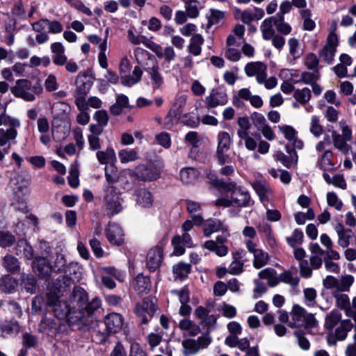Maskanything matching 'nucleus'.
<instances>
[{
  "label": "nucleus",
  "mask_w": 356,
  "mask_h": 356,
  "mask_svg": "<svg viewBox=\"0 0 356 356\" xmlns=\"http://www.w3.org/2000/svg\"><path fill=\"white\" fill-rule=\"evenodd\" d=\"M70 307H73L75 316L79 320L78 328L93 327L95 322V312L101 307L99 298L95 297L90 301L86 291L80 286L74 287L69 298Z\"/></svg>",
  "instance_id": "f03ea898"
},
{
  "label": "nucleus",
  "mask_w": 356,
  "mask_h": 356,
  "mask_svg": "<svg viewBox=\"0 0 356 356\" xmlns=\"http://www.w3.org/2000/svg\"><path fill=\"white\" fill-rule=\"evenodd\" d=\"M96 156L101 164H107L109 161L115 159V153L112 147H107L105 151H97Z\"/></svg>",
  "instance_id": "3c124183"
},
{
  "label": "nucleus",
  "mask_w": 356,
  "mask_h": 356,
  "mask_svg": "<svg viewBox=\"0 0 356 356\" xmlns=\"http://www.w3.org/2000/svg\"><path fill=\"white\" fill-rule=\"evenodd\" d=\"M17 285V280L9 275H4L0 278V291L3 293H13Z\"/></svg>",
  "instance_id": "f704fd0d"
},
{
  "label": "nucleus",
  "mask_w": 356,
  "mask_h": 356,
  "mask_svg": "<svg viewBox=\"0 0 356 356\" xmlns=\"http://www.w3.org/2000/svg\"><path fill=\"white\" fill-rule=\"evenodd\" d=\"M320 79V73L318 70H314V72L304 71L300 76V79L296 81L294 83L300 82L307 85H312Z\"/></svg>",
  "instance_id": "c03bdc74"
},
{
  "label": "nucleus",
  "mask_w": 356,
  "mask_h": 356,
  "mask_svg": "<svg viewBox=\"0 0 356 356\" xmlns=\"http://www.w3.org/2000/svg\"><path fill=\"white\" fill-rule=\"evenodd\" d=\"M294 335L298 339V345L304 350H307L310 348V343L305 337V333L302 330H296L294 332Z\"/></svg>",
  "instance_id": "69168bd1"
},
{
  "label": "nucleus",
  "mask_w": 356,
  "mask_h": 356,
  "mask_svg": "<svg viewBox=\"0 0 356 356\" xmlns=\"http://www.w3.org/2000/svg\"><path fill=\"white\" fill-rule=\"evenodd\" d=\"M306 314V310L299 305H295L291 312L293 323L295 326L300 327L302 325V318Z\"/></svg>",
  "instance_id": "37998d69"
},
{
  "label": "nucleus",
  "mask_w": 356,
  "mask_h": 356,
  "mask_svg": "<svg viewBox=\"0 0 356 356\" xmlns=\"http://www.w3.org/2000/svg\"><path fill=\"white\" fill-rule=\"evenodd\" d=\"M156 310L157 299L155 297L148 296L143 298L140 302L136 304L134 312L140 324L146 325L152 320Z\"/></svg>",
  "instance_id": "20e7f679"
},
{
  "label": "nucleus",
  "mask_w": 356,
  "mask_h": 356,
  "mask_svg": "<svg viewBox=\"0 0 356 356\" xmlns=\"http://www.w3.org/2000/svg\"><path fill=\"white\" fill-rule=\"evenodd\" d=\"M106 236L110 243L120 246L124 243L122 228L116 223H109L106 229Z\"/></svg>",
  "instance_id": "2eb2a0df"
},
{
  "label": "nucleus",
  "mask_w": 356,
  "mask_h": 356,
  "mask_svg": "<svg viewBox=\"0 0 356 356\" xmlns=\"http://www.w3.org/2000/svg\"><path fill=\"white\" fill-rule=\"evenodd\" d=\"M232 139L229 133L220 131L217 136L216 157L218 164L222 165L232 163L230 147Z\"/></svg>",
  "instance_id": "39448f33"
},
{
  "label": "nucleus",
  "mask_w": 356,
  "mask_h": 356,
  "mask_svg": "<svg viewBox=\"0 0 356 356\" xmlns=\"http://www.w3.org/2000/svg\"><path fill=\"white\" fill-rule=\"evenodd\" d=\"M258 275L261 279L267 280L268 284L271 287L276 286L281 282L280 276L277 277L275 270L270 268L261 270Z\"/></svg>",
  "instance_id": "72a5a7b5"
},
{
  "label": "nucleus",
  "mask_w": 356,
  "mask_h": 356,
  "mask_svg": "<svg viewBox=\"0 0 356 356\" xmlns=\"http://www.w3.org/2000/svg\"><path fill=\"white\" fill-rule=\"evenodd\" d=\"M191 270V266L189 264L179 262L172 267V271L181 280H184L188 277Z\"/></svg>",
  "instance_id": "de8ad7c7"
},
{
  "label": "nucleus",
  "mask_w": 356,
  "mask_h": 356,
  "mask_svg": "<svg viewBox=\"0 0 356 356\" xmlns=\"http://www.w3.org/2000/svg\"><path fill=\"white\" fill-rule=\"evenodd\" d=\"M143 70L139 66H135L132 75H124L122 76V84L124 86L131 87L140 81L143 75Z\"/></svg>",
  "instance_id": "473e14b6"
},
{
  "label": "nucleus",
  "mask_w": 356,
  "mask_h": 356,
  "mask_svg": "<svg viewBox=\"0 0 356 356\" xmlns=\"http://www.w3.org/2000/svg\"><path fill=\"white\" fill-rule=\"evenodd\" d=\"M135 195L136 196V202L142 207L148 208L152 205L153 199L152 193L146 188L138 189Z\"/></svg>",
  "instance_id": "cd10ccee"
},
{
  "label": "nucleus",
  "mask_w": 356,
  "mask_h": 356,
  "mask_svg": "<svg viewBox=\"0 0 356 356\" xmlns=\"http://www.w3.org/2000/svg\"><path fill=\"white\" fill-rule=\"evenodd\" d=\"M144 70L148 74L154 90L159 89L163 85L164 79L157 62H154L151 67H145Z\"/></svg>",
  "instance_id": "4be33fe9"
},
{
  "label": "nucleus",
  "mask_w": 356,
  "mask_h": 356,
  "mask_svg": "<svg viewBox=\"0 0 356 356\" xmlns=\"http://www.w3.org/2000/svg\"><path fill=\"white\" fill-rule=\"evenodd\" d=\"M197 177V171L193 168H185L180 171V178L185 184L193 183Z\"/></svg>",
  "instance_id": "a19ab883"
},
{
  "label": "nucleus",
  "mask_w": 356,
  "mask_h": 356,
  "mask_svg": "<svg viewBox=\"0 0 356 356\" xmlns=\"http://www.w3.org/2000/svg\"><path fill=\"white\" fill-rule=\"evenodd\" d=\"M39 330L50 337H55L61 332V323L51 318H44L39 325Z\"/></svg>",
  "instance_id": "aec40b11"
},
{
  "label": "nucleus",
  "mask_w": 356,
  "mask_h": 356,
  "mask_svg": "<svg viewBox=\"0 0 356 356\" xmlns=\"http://www.w3.org/2000/svg\"><path fill=\"white\" fill-rule=\"evenodd\" d=\"M332 151L326 150L318 157L316 166L325 172L333 170L334 163L332 161Z\"/></svg>",
  "instance_id": "393cba45"
},
{
  "label": "nucleus",
  "mask_w": 356,
  "mask_h": 356,
  "mask_svg": "<svg viewBox=\"0 0 356 356\" xmlns=\"http://www.w3.org/2000/svg\"><path fill=\"white\" fill-rule=\"evenodd\" d=\"M304 234L302 231L299 229H296L291 236L286 238L287 243L293 248H295L298 244H301L303 242Z\"/></svg>",
  "instance_id": "4d7b16f0"
},
{
  "label": "nucleus",
  "mask_w": 356,
  "mask_h": 356,
  "mask_svg": "<svg viewBox=\"0 0 356 356\" xmlns=\"http://www.w3.org/2000/svg\"><path fill=\"white\" fill-rule=\"evenodd\" d=\"M104 204L107 215L114 216L123 209L122 206V199L119 196L120 192L118 191L117 188L108 185L105 188Z\"/></svg>",
  "instance_id": "423d86ee"
},
{
  "label": "nucleus",
  "mask_w": 356,
  "mask_h": 356,
  "mask_svg": "<svg viewBox=\"0 0 356 356\" xmlns=\"http://www.w3.org/2000/svg\"><path fill=\"white\" fill-rule=\"evenodd\" d=\"M353 327V325L350 320L345 319L341 321L339 325L335 328L334 332L328 334L327 343L329 345H335L337 341L345 340L348 333L351 331Z\"/></svg>",
  "instance_id": "9d476101"
},
{
  "label": "nucleus",
  "mask_w": 356,
  "mask_h": 356,
  "mask_svg": "<svg viewBox=\"0 0 356 356\" xmlns=\"http://www.w3.org/2000/svg\"><path fill=\"white\" fill-rule=\"evenodd\" d=\"M228 227L219 219L209 218L203 224V232L206 237H209L212 234L221 232H227Z\"/></svg>",
  "instance_id": "dca6fc26"
},
{
  "label": "nucleus",
  "mask_w": 356,
  "mask_h": 356,
  "mask_svg": "<svg viewBox=\"0 0 356 356\" xmlns=\"http://www.w3.org/2000/svg\"><path fill=\"white\" fill-rule=\"evenodd\" d=\"M183 347L182 353L184 356H191L197 353L200 350L196 340L193 339H187L183 340L181 343Z\"/></svg>",
  "instance_id": "4c0bfd02"
},
{
  "label": "nucleus",
  "mask_w": 356,
  "mask_h": 356,
  "mask_svg": "<svg viewBox=\"0 0 356 356\" xmlns=\"http://www.w3.org/2000/svg\"><path fill=\"white\" fill-rule=\"evenodd\" d=\"M245 74L249 76H255L259 84H263L264 79L267 78V66L262 62H250L245 66Z\"/></svg>",
  "instance_id": "9b49d317"
},
{
  "label": "nucleus",
  "mask_w": 356,
  "mask_h": 356,
  "mask_svg": "<svg viewBox=\"0 0 356 356\" xmlns=\"http://www.w3.org/2000/svg\"><path fill=\"white\" fill-rule=\"evenodd\" d=\"M75 84L78 92L81 95H86L90 90L92 82L89 81L86 75L79 74L76 79Z\"/></svg>",
  "instance_id": "58836bf2"
},
{
  "label": "nucleus",
  "mask_w": 356,
  "mask_h": 356,
  "mask_svg": "<svg viewBox=\"0 0 356 356\" xmlns=\"http://www.w3.org/2000/svg\"><path fill=\"white\" fill-rule=\"evenodd\" d=\"M300 16L303 19V29L305 31H313L316 26V23L311 19L312 13L309 9H304L300 12Z\"/></svg>",
  "instance_id": "603ef678"
},
{
  "label": "nucleus",
  "mask_w": 356,
  "mask_h": 356,
  "mask_svg": "<svg viewBox=\"0 0 356 356\" xmlns=\"http://www.w3.org/2000/svg\"><path fill=\"white\" fill-rule=\"evenodd\" d=\"M151 281L149 276L143 273L138 274L134 280V288L138 294H146L151 289Z\"/></svg>",
  "instance_id": "b1692460"
},
{
  "label": "nucleus",
  "mask_w": 356,
  "mask_h": 356,
  "mask_svg": "<svg viewBox=\"0 0 356 356\" xmlns=\"http://www.w3.org/2000/svg\"><path fill=\"white\" fill-rule=\"evenodd\" d=\"M230 234L227 232L222 233L216 238V241L208 240L204 242L203 247L215 252L219 257H224L228 253V248L225 245L227 242Z\"/></svg>",
  "instance_id": "6e6552de"
},
{
  "label": "nucleus",
  "mask_w": 356,
  "mask_h": 356,
  "mask_svg": "<svg viewBox=\"0 0 356 356\" xmlns=\"http://www.w3.org/2000/svg\"><path fill=\"white\" fill-rule=\"evenodd\" d=\"M310 133L316 138H318L323 133L324 129L321 124L320 118L317 115H312L309 127Z\"/></svg>",
  "instance_id": "8fccbe9b"
},
{
  "label": "nucleus",
  "mask_w": 356,
  "mask_h": 356,
  "mask_svg": "<svg viewBox=\"0 0 356 356\" xmlns=\"http://www.w3.org/2000/svg\"><path fill=\"white\" fill-rule=\"evenodd\" d=\"M21 125L20 121L13 120L12 123L8 124L9 128L4 129L0 128V147H3L9 149L10 145L17 136L18 132L17 129Z\"/></svg>",
  "instance_id": "f8f14e48"
},
{
  "label": "nucleus",
  "mask_w": 356,
  "mask_h": 356,
  "mask_svg": "<svg viewBox=\"0 0 356 356\" xmlns=\"http://www.w3.org/2000/svg\"><path fill=\"white\" fill-rule=\"evenodd\" d=\"M33 268L40 277L47 279L51 276L52 266L44 257H36L33 261Z\"/></svg>",
  "instance_id": "5701e85b"
},
{
  "label": "nucleus",
  "mask_w": 356,
  "mask_h": 356,
  "mask_svg": "<svg viewBox=\"0 0 356 356\" xmlns=\"http://www.w3.org/2000/svg\"><path fill=\"white\" fill-rule=\"evenodd\" d=\"M273 18L268 17L265 19L261 26V31L262 32V37L266 40H272L273 38L276 35L275 31L273 29Z\"/></svg>",
  "instance_id": "c9c22d12"
},
{
  "label": "nucleus",
  "mask_w": 356,
  "mask_h": 356,
  "mask_svg": "<svg viewBox=\"0 0 356 356\" xmlns=\"http://www.w3.org/2000/svg\"><path fill=\"white\" fill-rule=\"evenodd\" d=\"M253 266L255 268L259 269L267 264L269 256L268 254L263 250L259 249L253 254Z\"/></svg>",
  "instance_id": "09e8293b"
},
{
  "label": "nucleus",
  "mask_w": 356,
  "mask_h": 356,
  "mask_svg": "<svg viewBox=\"0 0 356 356\" xmlns=\"http://www.w3.org/2000/svg\"><path fill=\"white\" fill-rule=\"evenodd\" d=\"M52 54L53 63L57 66H63L65 64L67 57L65 55V49L61 42H53L50 46Z\"/></svg>",
  "instance_id": "412c9836"
},
{
  "label": "nucleus",
  "mask_w": 356,
  "mask_h": 356,
  "mask_svg": "<svg viewBox=\"0 0 356 356\" xmlns=\"http://www.w3.org/2000/svg\"><path fill=\"white\" fill-rule=\"evenodd\" d=\"M293 97L301 105L307 104L312 98V92L309 88L296 89L294 90Z\"/></svg>",
  "instance_id": "e433bc0d"
},
{
  "label": "nucleus",
  "mask_w": 356,
  "mask_h": 356,
  "mask_svg": "<svg viewBox=\"0 0 356 356\" xmlns=\"http://www.w3.org/2000/svg\"><path fill=\"white\" fill-rule=\"evenodd\" d=\"M304 64L309 70H318L319 58L315 54L309 53L306 55Z\"/></svg>",
  "instance_id": "bf43d9fd"
},
{
  "label": "nucleus",
  "mask_w": 356,
  "mask_h": 356,
  "mask_svg": "<svg viewBox=\"0 0 356 356\" xmlns=\"http://www.w3.org/2000/svg\"><path fill=\"white\" fill-rule=\"evenodd\" d=\"M16 241L15 236L9 231H0V247L6 248L12 246Z\"/></svg>",
  "instance_id": "5fc2aeb1"
},
{
  "label": "nucleus",
  "mask_w": 356,
  "mask_h": 356,
  "mask_svg": "<svg viewBox=\"0 0 356 356\" xmlns=\"http://www.w3.org/2000/svg\"><path fill=\"white\" fill-rule=\"evenodd\" d=\"M156 140L158 144L165 149H168L171 145L170 135L167 132H161L156 136Z\"/></svg>",
  "instance_id": "338daca9"
},
{
  "label": "nucleus",
  "mask_w": 356,
  "mask_h": 356,
  "mask_svg": "<svg viewBox=\"0 0 356 356\" xmlns=\"http://www.w3.org/2000/svg\"><path fill=\"white\" fill-rule=\"evenodd\" d=\"M245 252L243 250L233 254V261L228 268L229 273L237 275L243 272L244 263L242 261V258Z\"/></svg>",
  "instance_id": "a878e982"
},
{
  "label": "nucleus",
  "mask_w": 356,
  "mask_h": 356,
  "mask_svg": "<svg viewBox=\"0 0 356 356\" xmlns=\"http://www.w3.org/2000/svg\"><path fill=\"white\" fill-rule=\"evenodd\" d=\"M159 58H164L165 61L170 63L176 57V54L174 49L172 47H167L165 49L161 47V54H156Z\"/></svg>",
  "instance_id": "0e129e2a"
},
{
  "label": "nucleus",
  "mask_w": 356,
  "mask_h": 356,
  "mask_svg": "<svg viewBox=\"0 0 356 356\" xmlns=\"http://www.w3.org/2000/svg\"><path fill=\"white\" fill-rule=\"evenodd\" d=\"M134 175L140 181H151L159 177V170L153 165H139L134 171Z\"/></svg>",
  "instance_id": "ddd939ff"
},
{
  "label": "nucleus",
  "mask_w": 356,
  "mask_h": 356,
  "mask_svg": "<svg viewBox=\"0 0 356 356\" xmlns=\"http://www.w3.org/2000/svg\"><path fill=\"white\" fill-rule=\"evenodd\" d=\"M199 1L197 0H192L186 6V13L190 18H196L199 15L198 10Z\"/></svg>",
  "instance_id": "e2e57ef3"
},
{
  "label": "nucleus",
  "mask_w": 356,
  "mask_h": 356,
  "mask_svg": "<svg viewBox=\"0 0 356 356\" xmlns=\"http://www.w3.org/2000/svg\"><path fill=\"white\" fill-rule=\"evenodd\" d=\"M163 261V249L156 246L149 250L147 255V266L148 269L154 272L159 268Z\"/></svg>",
  "instance_id": "f3484780"
},
{
  "label": "nucleus",
  "mask_w": 356,
  "mask_h": 356,
  "mask_svg": "<svg viewBox=\"0 0 356 356\" xmlns=\"http://www.w3.org/2000/svg\"><path fill=\"white\" fill-rule=\"evenodd\" d=\"M138 153L135 149H124L119 152L118 156L122 163H127L137 160Z\"/></svg>",
  "instance_id": "a18cd8bd"
},
{
  "label": "nucleus",
  "mask_w": 356,
  "mask_h": 356,
  "mask_svg": "<svg viewBox=\"0 0 356 356\" xmlns=\"http://www.w3.org/2000/svg\"><path fill=\"white\" fill-rule=\"evenodd\" d=\"M77 264L70 263L67 264L65 258L63 254H57L54 261V268L58 272H63L65 274V276L72 275L71 268H76Z\"/></svg>",
  "instance_id": "bb28decb"
},
{
  "label": "nucleus",
  "mask_w": 356,
  "mask_h": 356,
  "mask_svg": "<svg viewBox=\"0 0 356 356\" xmlns=\"http://www.w3.org/2000/svg\"><path fill=\"white\" fill-rule=\"evenodd\" d=\"M342 316L338 309H333L326 315L324 327L326 330L332 331L341 323Z\"/></svg>",
  "instance_id": "7c9ffc66"
},
{
  "label": "nucleus",
  "mask_w": 356,
  "mask_h": 356,
  "mask_svg": "<svg viewBox=\"0 0 356 356\" xmlns=\"http://www.w3.org/2000/svg\"><path fill=\"white\" fill-rule=\"evenodd\" d=\"M213 184L216 187L230 193L234 207H247L251 205L252 200L249 192L242 186H238L236 182L216 179Z\"/></svg>",
  "instance_id": "7ed1b4c3"
},
{
  "label": "nucleus",
  "mask_w": 356,
  "mask_h": 356,
  "mask_svg": "<svg viewBox=\"0 0 356 356\" xmlns=\"http://www.w3.org/2000/svg\"><path fill=\"white\" fill-rule=\"evenodd\" d=\"M280 281L283 283L296 287L299 284L300 279L297 276H293L291 271L286 270L280 275Z\"/></svg>",
  "instance_id": "13d9d810"
},
{
  "label": "nucleus",
  "mask_w": 356,
  "mask_h": 356,
  "mask_svg": "<svg viewBox=\"0 0 356 356\" xmlns=\"http://www.w3.org/2000/svg\"><path fill=\"white\" fill-rule=\"evenodd\" d=\"M354 279L352 275H347L343 277L341 281L338 280V284L334 291H340V293L348 291Z\"/></svg>",
  "instance_id": "052dcab7"
},
{
  "label": "nucleus",
  "mask_w": 356,
  "mask_h": 356,
  "mask_svg": "<svg viewBox=\"0 0 356 356\" xmlns=\"http://www.w3.org/2000/svg\"><path fill=\"white\" fill-rule=\"evenodd\" d=\"M228 102L225 90L218 87L213 88L209 96L205 98V103L208 108H216L218 106L225 105Z\"/></svg>",
  "instance_id": "4468645a"
},
{
  "label": "nucleus",
  "mask_w": 356,
  "mask_h": 356,
  "mask_svg": "<svg viewBox=\"0 0 356 356\" xmlns=\"http://www.w3.org/2000/svg\"><path fill=\"white\" fill-rule=\"evenodd\" d=\"M104 323L107 331L111 334H115L122 330L124 319L120 314L111 313L106 316Z\"/></svg>",
  "instance_id": "a211bd4d"
},
{
  "label": "nucleus",
  "mask_w": 356,
  "mask_h": 356,
  "mask_svg": "<svg viewBox=\"0 0 356 356\" xmlns=\"http://www.w3.org/2000/svg\"><path fill=\"white\" fill-rule=\"evenodd\" d=\"M31 88V81L23 79L17 80L15 85L10 88V91L17 98H21L26 102H33L35 99V97L30 92Z\"/></svg>",
  "instance_id": "1a4fd4ad"
},
{
  "label": "nucleus",
  "mask_w": 356,
  "mask_h": 356,
  "mask_svg": "<svg viewBox=\"0 0 356 356\" xmlns=\"http://www.w3.org/2000/svg\"><path fill=\"white\" fill-rule=\"evenodd\" d=\"M339 45L337 35L330 33L326 40L323 48L319 52V59L326 65H332L334 60V56L337 52V47Z\"/></svg>",
  "instance_id": "0eeeda50"
},
{
  "label": "nucleus",
  "mask_w": 356,
  "mask_h": 356,
  "mask_svg": "<svg viewBox=\"0 0 356 356\" xmlns=\"http://www.w3.org/2000/svg\"><path fill=\"white\" fill-rule=\"evenodd\" d=\"M204 43V38L200 34H194L190 39L188 46V51L195 56H200L202 53V45Z\"/></svg>",
  "instance_id": "c756f323"
},
{
  "label": "nucleus",
  "mask_w": 356,
  "mask_h": 356,
  "mask_svg": "<svg viewBox=\"0 0 356 356\" xmlns=\"http://www.w3.org/2000/svg\"><path fill=\"white\" fill-rule=\"evenodd\" d=\"M327 202L330 207H334L338 211L341 210L343 202L338 198L334 192H328L327 193Z\"/></svg>",
  "instance_id": "680f3d73"
},
{
  "label": "nucleus",
  "mask_w": 356,
  "mask_h": 356,
  "mask_svg": "<svg viewBox=\"0 0 356 356\" xmlns=\"http://www.w3.org/2000/svg\"><path fill=\"white\" fill-rule=\"evenodd\" d=\"M270 17L273 19L272 22L279 33L283 35H289L291 33V27L288 23L284 22V17L272 16Z\"/></svg>",
  "instance_id": "ea45409f"
},
{
  "label": "nucleus",
  "mask_w": 356,
  "mask_h": 356,
  "mask_svg": "<svg viewBox=\"0 0 356 356\" xmlns=\"http://www.w3.org/2000/svg\"><path fill=\"white\" fill-rule=\"evenodd\" d=\"M0 330L1 336L5 337L6 335L12 334H18L20 330V326L17 321H4L0 323Z\"/></svg>",
  "instance_id": "2f4dec72"
},
{
  "label": "nucleus",
  "mask_w": 356,
  "mask_h": 356,
  "mask_svg": "<svg viewBox=\"0 0 356 356\" xmlns=\"http://www.w3.org/2000/svg\"><path fill=\"white\" fill-rule=\"evenodd\" d=\"M36 283V279L33 275L26 274L22 276V284L27 292L34 293L35 292Z\"/></svg>",
  "instance_id": "864d4df0"
},
{
  "label": "nucleus",
  "mask_w": 356,
  "mask_h": 356,
  "mask_svg": "<svg viewBox=\"0 0 356 356\" xmlns=\"http://www.w3.org/2000/svg\"><path fill=\"white\" fill-rule=\"evenodd\" d=\"M332 294L335 298L337 306L339 308L343 309L349 307L350 302L348 295L340 293V291H332Z\"/></svg>",
  "instance_id": "6e6d98bb"
},
{
  "label": "nucleus",
  "mask_w": 356,
  "mask_h": 356,
  "mask_svg": "<svg viewBox=\"0 0 356 356\" xmlns=\"http://www.w3.org/2000/svg\"><path fill=\"white\" fill-rule=\"evenodd\" d=\"M3 266L7 271L15 273L19 270V261L15 257L7 254L3 259Z\"/></svg>",
  "instance_id": "79ce46f5"
},
{
  "label": "nucleus",
  "mask_w": 356,
  "mask_h": 356,
  "mask_svg": "<svg viewBox=\"0 0 356 356\" xmlns=\"http://www.w3.org/2000/svg\"><path fill=\"white\" fill-rule=\"evenodd\" d=\"M105 177L108 185L113 186V184L116 183L119 180V173L118 168L113 164L106 165L104 168Z\"/></svg>",
  "instance_id": "49530a36"
},
{
  "label": "nucleus",
  "mask_w": 356,
  "mask_h": 356,
  "mask_svg": "<svg viewBox=\"0 0 356 356\" xmlns=\"http://www.w3.org/2000/svg\"><path fill=\"white\" fill-rule=\"evenodd\" d=\"M332 143L335 148L338 149L342 154H348L351 149L350 145L347 143L348 140H345L341 134L337 131H332Z\"/></svg>",
  "instance_id": "c85d7f7f"
},
{
  "label": "nucleus",
  "mask_w": 356,
  "mask_h": 356,
  "mask_svg": "<svg viewBox=\"0 0 356 356\" xmlns=\"http://www.w3.org/2000/svg\"><path fill=\"white\" fill-rule=\"evenodd\" d=\"M163 339L162 332L154 333L151 332L147 336V342L149 346H150V349L153 350L155 347L159 346Z\"/></svg>",
  "instance_id": "774afa93"
},
{
  "label": "nucleus",
  "mask_w": 356,
  "mask_h": 356,
  "mask_svg": "<svg viewBox=\"0 0 356 356\" xmlns=\"http://www.w3.org/2000/svg\"><path fill=\"white\" fill-rule=\"evenodd\" d=\"M73 281L67 276H60L49 286L47 293V305L59 320H65L70 326H77L80 318L75 316L73 307L61 301L60 298L66 294Z\"/></svg>",
  "instance_id": "f257e3e1"
},
{
  "label": "nucleus",
  "mask_w": 356,
  "mask_h": 356,
  "mask_svg": "<svg viewBox=\"0 0 356 356\" xmlns=\"http://www.w3.org/2000/svg\"><path fill=\"white\" fill-rule=\"evenodd\" d=\"M185 104L186 99L184 97H179L177 98L165 118V124L172 125L175 123V120L180 117Z\"/></svg>",
  "instance_id": "6ab92c4d"
}]
</instances>
